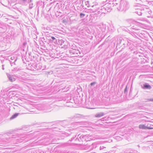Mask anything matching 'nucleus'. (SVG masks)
<instances>
[{"label": "nucleus", "instance_id": "nucleus-1", "mask_svg": "<svg viewBox=\"0 0 153 153\" xmlns=\"http://www.w3.org/2000/svg\"><path fill=\"white\" fill-rule=\"evenodd\" d=\"M139 128L140 129H153V128H150L149 127H147L145 126L143 124H140L139 125Z\"/></svg>", "mask_w": 153, "mask_h": 153}, {"label": "nucleus", "instance_id": "nucleus-2", "mask_svg": "<svg viewBox=\"0 0 153 153\" xmlns=\"http://www.w3.org/2000/svg\"><path fill=\"white\" fill-rule=\"evenodd\" d=\"M104 115L103 113H101L100 114H96L95 115V117H102Z\"/></svg>", "mask_w": 153, "mask_h": 153}, {"label": "nucleus", "instance_id": "nucleus-3", "mask_svg": "<svg viewBox=\"0 0 153 153\" xmlns=\"http://www.w3.org/2000/svg\"><path fill=\"white\" fill-rule=\"evenodd\" d=\"M18 113L15 114L10 118V119H14L15 118H16L18 116Z\"/></svg>", "mask_w": 153, "mask_h": 153}, {"label": "nucleus", "instance_id": "nucleus-4", "mask_svg": "<svg viewBox=\"0 0 153 153\" xmlns=\"http://www.w3.org/2000/svg\"><path fill=\"white\" fill-rule=\"evenodd\" d=\"M144 86L145 88H151V86L149 85H147L146 84H145L144 85Z\"/></svg>", "mask_w": 153, "mask_h": 153}, {"label": "nucleus", "instance_id": "nucleus-5", "mask_svg": "<svg viewBox=\"0 0 153 153\" xmlns=\"http://www.w3.org/2000/svg\"><path fill=\"white\" fill-rule=\"evenodd\" d=\"M9 79L10 80L11 82H12L15 80V79L12 76L9 77Z\"/></svg>", "mask_w": 153, "mask_h": 153}, {"label": "nucleus", "instance_id": "nucleus-6", "mask_svg": "<svg viewBox=\"0 0 153 153\" xmlns=\"http://www.w3.org/2000/svg\"><path fill=\"white\" fill-rule=\"evenodd\" d=\"M80 17H81L82 16H85V14H83L82 13H81L80 14Z\"/></svg>", "mask_w": 153, "mask_h": 153}, {"label": "nucleus", "instance_id": "nucleus-7", "mask_svg": "<svg viewBox=\"0 0 153 153\" xmlns=\"http://www.w3.org/2000/svg\"><path fill=\"white\" fill-rule=\"evenodd\" d=\"M96 83V82H92V83H91V86L95 84Z\"/></svg>", "mask_w": 153, "mask_h": 153}, {"label": "nucleus", "instance_id": "nucleus-8", "mask_svg": "<svg viewBox=\"0 0 153 153\" xmlns=\"http://www.w3.org/2000/svg\"><path fill=\"white\" fill-rule=\"evenodd\" d=\"M149 101H153V98L150 99H149Z\"/></svg>", "mask_w": 153, "mask_h": 153}, {"label": "nucleus", "instance_id": "nucleus-9", "mask_svg": "<svg viewBox=\"0 0 153 153\" xmlns=\"http://www.w3.org/2000/svg\"><path fill=\"white\" fill-rule=\"evenodd\" d=\"M51 38L53 39V40H54L55 39V38L53 37V36H52L51 37Z\"/></svg>", "mask_w": 153, "mask_h": 153}]
</instances>
